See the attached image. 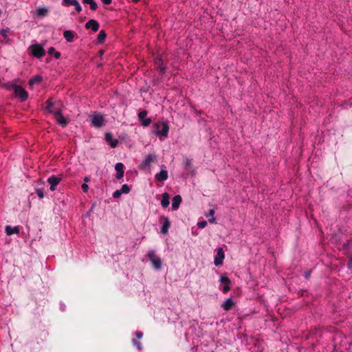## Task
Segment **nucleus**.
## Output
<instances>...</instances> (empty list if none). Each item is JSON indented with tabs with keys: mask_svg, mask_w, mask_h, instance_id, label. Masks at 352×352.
I'll use <instances>...</instances> for the list:
<instances>
[{
	"mask_svg": "<svg viewBox=\"0 0 352 352\" xmlns=\"http://www.w3.org/2000/svg\"><path fill=\"white\" fill-rule=\"evenodd\" d=\"M169 131V126L166 121H158L153 124V133L160 137L162 140L164 139L168 136Z\"/></svg>",
	"mask_w": 352,
	"mask_h": 352,
	"instance_id": "nucleus-1",
	"label": "nucleus"
},
{
	"mask_svg": "<svg viewBox=\"0 0 352 352\" xmlns=\"http://www.w3.org/2000/svg\"><path fill=\"white\" fill-rule=\"evenodd\" d=\"M28 54L32 55L36 58H41L45 55V51L43 46L37 43H32L28 50Z\"/></svg>",
	"mask_w": 352,
	"mask_h": 352,
	"instance_id": "nucleus-2",
	"label": "nucleus"
},
{
	"mask_svg": "<svg viewBox=\"0 0 352 352\" xmlns=\"http://www.w3.org/2000/svg\"><path fill=\"white\" fill-rule=\"evenodd\" d=\"M91 122L92 126L98 129L105 124L106 119L104 115L95 112L91 118Z\"/></svg>",
	"mask_w": 352,
	"mask_h": 352,
	"instance_id": "nucleus-3",
	"label": "nucleus"
},
{
	"mask_svg": "<svg viewBox=\"0 0 352 352\" xmlns=\"http://www.w3.org/2000/svg\"><path fill=\"white\" fill-rule=\"evenodd\" d=\"M12 89L14 90V94L16 97H18L21 101H25L28 98V91L23 88L21 86L13 84Z\"/></svg>",
	"mask_w": 352,
	"mask_h": 352,
	"instance_id": "nucleus-4",
	"label": "nucleus"
},
{
	"mask_svg": "<svg viewBox=\"0 0 352 352\" xmlns=\"http://www.w3.org/2000/svg\"><path fill=\"white\" fill-rule=\"evenodd\" d=\"M148 259L151 261L153 266L156 270H160L162 267V260L160 257L156 256L154 250H150L147 253Z\"/></svg>",
	"mask_w": 352,
	"mask_h": 352,
	"instance_id": "nucleus-5",
	"label": "nucleus"
},
{
	"mask_svg": "<svg viewBox=\"0 0 352 352\" xmlns=\"http://www.w3.org/2000/svg\"><path fill=\"white\" fill-rule=\"evenodd\" d=\"M221 291L226 294L230 290L231 280L227 276L221 275L219 279Z\"/></svg>",
	"mask_w": 352,
	"mask_h": 352,
	"instance_id": "nucleus-6",
	"label": "nucleus"
},
{
	"mask_svg": "<svg viewBox=\"0 0 352 352\" xmlns=\"http://www.w3.org/2000/svg\"><path fill=\"white\" fill-rule=\"evenodd\" d=\"M225 257L224 252L222 248H219L217 250V253L214 259V265L219 266L223 263Z\"/></svg>",
	"mask_w": 352,
	"mask_h": 352,
	"instance_id": "nucleus-7",
	"label": "nucleus"
},
{
	"mask_svg": "<svg viewBox=\"0 0 352 352\" xmlns=\"http://www.w3.org/2000/svg\"><path fill=\"white\" fill-rule=\"evenodd\" d=\"M168 175L166 166L162 165L161 166V170L155 175V179L159 182H164L168 179Z\"/></svg>",
	"mask_w": 352,
	"mask_h": 352,
	"instance_id": "nucleus-8",
	"label": "nucleus"
},
{
	"mask_svg": "<svg viewBox=\"0 0 352 352\" xmlns=\"http://www.w3.org/2000/svg\"><path fill=\"white\" fill-rule=\"evenodd\" d=\"M155 64L156 68L159 71L160 73L164 74L166 72V67L164 64L162 58L160 56H157L155 59Z\"/></svg>",
	"mask_w": 352,
	"mask_h": 352,
	"instance_id": "nucleus-9",
	"label": "nucleus"
},
{
	"mask_svg": "<svg viewBox=\"0 0 352 352\" xmlns=\"http://www.w3.org/2000/svg\"><path fill=\"white\" fill-rule=\"evenodd\" d=\"M61 178L56 175H52L47 179V182L50 185V190L54 191L56 187L60 182Z\"/></svg>",
	"mask_w": 352,
	"mask_h": 352,
	"instance_id": "nucleus-10",
	"label": "nucleus"
},
{
	"mask_svg": "<svg viewBox=\"0 0 352 352\" xmlns=\"http://www.w3.org/2000/svg\"><path fill=\"white\" fill-rule=\"evenodd\" d=\"M156 159V156L153 154H148L142 162L141 168H146L150 166V164L153 162Z\"/></svg>",
	"mask_w": 352,
	"mask_h": 352,
	"instance_id": "nucleus-11",
	"label": "nucleus"
},
{
	"mask_svg": "<svg viewBox=\"0 0 352 352\" xmlns=\"http://www.w3.org/2000/svg\"><path fill=\"white\" fill-rule=\"evenodd\" d=\"M86 29H91L94 32L99 30V23L95 19L89 20L85 25Z\"/></svg>",
	"mask_w": 352,
	"mask_h": 352,
	"instance_id": "nucleus-12",
	"label": "nucleus"
},
{
	"mask_svg": "<svg viewBox=\"0 0 352 352\" xmlns=\"http://www.w3.org/2000/svg\"><path fill=\"white\" fill-rule=\"evenodd\" d=\"M115 170H116V178L120 179L124 176V165L121 162H118L115 166Z\"/></svg>",
	"mask_w": 352,
	"mask_h": 352,
	"instance_id": "nucleus-13",
	"label": "nucleus"
},
{
	"mask_svg": "<svg viewBox=\"0 0 352 352\" xmlns=\"http://www.w3.org/2000/svg\"><path fill=\"white\" fill-rule=\"evenodd\" d=\"M105 140L111 146V148H116L118 144V140L113 138L111 133H105Z\"/></svg>",
	"mask_w": 352,
	"mask_h": 352,
	"instance_id": "nucleus-14",
	"label": "nucleus"
},
{
	"mask_svg": "<svg viewBox=\"0 0 352 352\" xmlns=\"http://www.w3.org/2000/svg\"><path fill=\"white\" fill-rule=\"evenodd\" d=\"M235 304V302L233 300L232 298H228L226 300L223 302L221 304V307L225 311L230 310Z\"/></svg>",
	"mask_w": 352,
	"mask_h": 352,
	"instance_id": "nucleus-15",
	"label": "nucleus"
},
{
	"mask_svg": "<svg viewBox=\"0 0 352 352\" xmlns=\"http://www.w3.org/2000/svg\"><path fill=\"white\" fill-rule=\"evenodd\" d=\"M19 232H20L19 226L12 227L10 226H6L5 228V232L8 236H10L13 234H19Z\"/></svg>",
	"mask_w": 352,
	"mask_h": 352,
	"instance_id": "nucleus-16",
	"label": "nucleus"
},
{
	"mask_svg": "<svg viewBox=\"0 0 352 352\" xmlns=\"http://www.w3.org/2000/svg\"><path fill=\"white\" fill-rule=\"evenodd\" d=\"M164 219V224L162 227L161 228V232L164 234H166L168 232V229L170 227V221L168 219V217H163Z\"/></svg>",
	"mask_w": 352,
	"mask_h": 352,
	"instance_id": "nucleus-17",
	"label": "nucleus"
},
{
	"mask_svg": "<svg viewBox=\"0 0 352 352\" xmlns=\"http://www.w3.org/2000/svg\"><path fill=\"white\" fill-rule=\"evenodd\" d=\"M182 197L179 195L173 197L172 200V208L173 210H177L182 202Z\"/></svg>",
	"mask_w": 352,
	"mask_h": 352,
	"instance_id": "nucleus-18",
	"label": "nucleus"
},
{
	"mask_svg": "<svg viewBox=\"0 0 352 352\" xmlns=\"http://www.w3.org/2000/svg\"><path fill=\"white\" fill-rule=\"evenodd\" d=\"M63 37L67 42H72L74 38V34L71 30H65L63 32Z\"/></svg>",
	"mask_w": 352,
	"mask_h": 352,
	"instance_id": "nucleus-19",
	"label": "nucleus"
},
{
	"mask_svg": "<svg viewBox=\"0 0 352 352\" xmlns=\"http://www.w3.org/2000/svg\"><path fill=\"white\" fill-rule=\"evenodd\" d=\"M169 195L167 192H164L162 195L161 200V205L164 208H167L169 206Z\"/></svg>",
	"mask_w": 352,
	"mask_h": 352,
	"instance_id": "nucleus-20",
	"label": "nucleus"
},
{
	"mask_svg": "<svg viewBox=\"0 0 352 352\" xmlns=\"http://www.w3.org/2000/svg\"><path fill=\"white\" fill-rule=\"evenodd\" d=\"M107 36L106 32L104 30H102L99 32V34L98 35L97 38V43L98 44H102L104 43L105 38Z\"/></svg>",
	"mask_w": 352,
	"mask_h": 352,
	"instance_id": "nucleus-21",
	"label": "nucleus"
},
{
	"mask_svg": "<svg viewBox=\"0 0 352 352\" xmlns=\"http://www.w3.org/2000/svg\"><path fill=\"white\" fill-rule=\"evenodd\" d=\"M214 215V209L209 210L208 214H206V217L208 218V222L210 223H216V219H215Z\"/></svg>",
	"mask_w": 352,
	"mask_h": 352,
	"instance_id": "nucleus-22",
	"label": "nucleus"
},
{
	"mask_svg": "<svg viewBox=\"0 0 352 352\" xmlns=\"http://www.w3.org/2000/svg\"><path fill=\"white\" fill-rule=\"evenodd\" d=\"M57 123L65 127L67 125L68 121L66 118H65L63 116H59L56 118Z\"/></svg>",
	"mask_w": 352,
	"mask_h": 352,
	"instance_id": "nucleus-23",
	"label": "nucleus"
},
{
	"mask_svg": "<svg viewBox=\"0 0 352 352\" xmlns=\"http://www.w3.org/2000/svg\"><path fill=\"white\" fill-rule=\"evenodd\" d=\"M82 3L89 4L90 9L93 11L96 10L98 8V5L94 0H82Z\"/></svg>",
	"mask_w": 352,
	"mask_h": 352,
	"instance_id": "nucleus-24",
	"label": "nucleus"
},
{
	"mask_svg": "<svg viewBox=\"0 0 352 352\" xmlns=\"http://www.w3.org/2000/svg\"><path fill=\"white\" fill-rule=\"evenodd\" d=\"M48 54L52 55V56H54V58H59L60 57V53L57 52L54 47H50L49 49H48Z\"/></svg>",
	"mask_w": 352,
	"mask_h": 352,
	"instance_id": "nucleus-25",
	"label": "nucleus"
},
{
	"mask_svg": "<svg viewBox=\"0 0 352 352\" xmlns=\"http://www.w3.org/2000/svg\"><path fill=\"white\" fill-rule=\"evenodd\" d=\"M78 1L77 0H63V5L65 6H75L77 4Z\"/></svg>",
	"mask_w": 352,
	"mask_h": 352,
	"instance_id": "nucleus-26",
	"label": "nucleus"
},
{
	"mask_svg": "<svg viewBox=\"0 0 352 352\" xmlns=\"http://www.w3.org/2000/svg\"><path fill=\"white\" fill-rule=\"evenodd\" d=\"M46 103H47V106H46V110L50 113V111H52V107L54 105V102L51 100V99H48L47 101H46Z\"/></svg>",
	"mask_w": 352,
	"mask_h": 352,
	"instance_id": "nucleus-27",
	"label": "nucleus"
},
{
	"mask_svg": "<svg viewBox=\"0 0 352 352\" xmlns=\"http://www.w3.org/2000/svg\"><path fill=\"white\" fill-rule=\"evenodd\" d=\"M122 194H127L130 192V188L127 184H124L120 189Z\"/></svg>",
	"mask_w": 352,
	"mask_h": 352,
	"instance_id": "nucleus-28",
	"label": "nucleus"
},
{
	"mask_svg": "<svg viewBox=\"0 0 352 352\" xmlns=\"http://www.w3.org/2000/svg\"><path fill=\"white\" fill-rule=\"evenodd\" d=\"M41 80H42V77L41 76H39V75H36L34 78H31L29 80V83L30 85H32L33 83H34L36 82H41Z\"/></svg>",
	"mask_w": 352,
	"mask_h": 352,
	"instance_id": "nucleus-29",
	"label": "nucleus"
},
{
	"mask_svg": "<svg viewBox=\"0 0 352 352\" xmlns=\"http://www.w3.org/2000/svg\"><path fill=\"white\" fill-rule=\"evenodd\" d=\"M47 14V9L45 8H40L37 10V14L41 16H44Z\"/></svg>",
	"mask_w": 352,
	"mask_h": 352,
	"instance_id": "nucleus-30",
	"label": "nucleus"
},
{
	"mask_svg": "<svg viewBox=\"0 0 352 352\" xmlns=\"http://www.w3.org/2000/svg\"><path fill=\"white\" fill-rule=\"evenodd\" d=\"M147 116V111L144 110V111H141L139 112L138 113V118L140 121L143 120L144 119L146 118Z\"/></svg>",
	"mask_w": 352,
	"mask_h": 352,
	"instance_id": "nucleus-31",
	"label": "nucleus"
},
{
	"mask_svg": "<svg viewBox=\"0 0 352 352\" xmlns=\"http://www.w3.org/2000/svg\"><path fill=\"white\" fill-rule=\"evenodd\" d=\"M10 31V29L8 28H3L0 30V34H1V36L3 37V38H7L8 37V34Z\"/></svg>",
	"mask_w": 352,
	"mask_h": 352,
	"instance_id": "nucleus-32",
	"label": "nucleus"
},
{
	"mask_svg": "<svg viewBox=\"0 0 352 352\" xmlns=\"http://www.w3.org/2000/svg\"><path fill=\"white\" fill-rule=\"evenodd\" d=\"M151 122V118H145L143 120L141 121V124L143 126H148Z\"/></svg>",
	"mask_w": 352,
	"mask_h": 352,
	"instance_id": "nucleus-33",
	"label": "nucleus"
},
{
	"mask_svg": "<svg viewBox=\"0 0 352 352\" xmlns=\"http://www.w3.org/2000/svg\"><path fill=\"white\" fill-rule=\"evenodd\" d=\"M50 113L54 114L57 118L59 117V116H63L62 115V110L61 109H57V110H53L52 109V111H50Z\"/></svg>",
	"mask_w": 352,
	"mask_h": 352,
	"instance_id": "nucleus-34",
	"label": "nucleus"
},
{
	"mask_svg": "<svg viewBox=\"0 0 352 352\" xmlns=\"http://www.w3.org/2000/svg\"><path fill=\"white\" fill-rule=\"evenodd\" d=\"M207 226L206 221H201L197 223V226L199 228L203 229Z\"/></svg>",
	"mask_w": 352,
	"mask_h": 352,
	"instance_id": "nucleus-35",
	"label": "nucleus"
},
{
	"mask_svg": "<svg viewBox=\"0 0 352 352\" xmlns=\"http://www.w3.org/2000/svg\"><path fill=\"white\" fill-rule=\"evenodd\" d=\"M133 344L134 346H135L137 347V349L139 350V351H141L142 350V344L140 342L137 341L136 340L133 339Z\"/></svg>",
	"mask_w": 352,
	"mask_h": 352,
	"instance_id": "nucleus-36",
	"label": "nucleus"
},
{
	"mask_svg": "<svg viewBox=\"0 0 352 352\" xmlns=\"http://www.w3.org/2000/svg\"><path fill=\"white\" fill-rule=\"evenodd\" d=\"M121 195L122 193L120 190H117L113 193V197L115 199L119 198Z\"/></svg>",
	"mask_w": 352,
	"mask_h": 352,
	"instance_id": "nucleus-37",
	"label": "nucleus"
},
{
	"mask_svg": "<svg viewBox=\"0 0 352 352\" xmlns=\"http://www.w3.org/2000/svg\"><path fill=\"white\" fill-rule=\"evenodd\" d=\"M36 194L38 195V197L40 198V199H42L44 197V192L41 189H37L36 190Z\"/></svg>",
	"mask_w": 352,
	"mask_h": 352,
	"instance_id": "nucleus-38",
	"label": "nucleus"
},
{
	"mask_svg": "<svg viewBox=\"0 0 352 352\" xmlns=\"http://www.w3.org/2000/svg\"><path fill=\"white\" fill-rule=\"evenodd\" d=\"M75 7V10L77 12H80L81 10H82V7L80 6V4L79 3V2L78 1L77 4H76L74 6Z\"/></svg>",
	"mask_w": 352,
	"mask_h": 352,
	"instance_id": "nucleus-39",
	"label": "nucleus"
},
{
	"mask_svg": "<svg viewBox=\"0 0 352 352\" xmlns=\"http://www.w3.org/2000/svg\"><path fill=\"white\" fill-rule=\"evenodd\" d=\"M82 188V190L84 192H87L88 189H89V186L87 184H83L81 186Z\"/></svg>",
	"mask_w": 352,
	"mask_h": 352,
	"instance_id": "nucleus-40",
	"label": "nucleus"
},
{
	"mask_svg": "<svg viewBox=\"0 0 352 352\" xmlns=\"http://www.w3.org/2000/svg\"><path fill=\"white\" fill-rule=\"evenodd\" d=\"M311 271L307 270L305 272V277L306 279H308L311 276Z\"/></svg>",
	"mask_w": 352,
	"mask_h": 352,
	"instance_id": "nucleus-41",
	"label": "nucleus"
},
{
	"mask_svg": "<svg viewBox=\"0 0 352 352\" xmlns=\"http://www.w3.org/2000/svg\"><path fill=\"white\" fill-rule=\"evenodd\" d=\"M135 336L137 337V338L140 339V338H142L143 333L141 331H136L135 332Z\"/></svg>",
	"mask_w": 352,
	"mask_h": 352,
	"instance_id": "nucleus-42",
	"label": "nucleus"
},
{
	"mask_svg": "<svg viewBox=\"0 0 352 352\" xmlns=\"http://www.w3.org/2000/svg\"><path fill=\"white\" fill-rule=\"evenodd\" d=\"M66 306L63 303L60 304V309L61 311H64L65 310Z\"/></svg>",
	"mask_w": 352,
	"mask_h": 352,
	"instance_id": "nucleus-43",
	"label": "nucleus"
},
{
	"mask_svg": "<svg viewBox=\"0 0 352 352\" xmlns=\"http://www.w3.org/2000/svg\"><path fill=\"white\" fill-rule=\"evenodd\" d=\"M105 5H109L111 3V0H101Z\"/></svg>",
	"mask_w": 352,
	"mask_h": 352,
	"instance_id": "nucleus-44",
	"label": "nucleus"
},
{
	"mask_svg": "<svg viewBox=\"0 0 352 352\" xmlns=\"http://www.w3.org/2000/svg\"><path fill=\"white\" fill-rule=\"evenodd\" d=\"M140 0H133V2H138Z\"/></svg>",
	"mask_w": 352,
	"mask_h": 352,
	"instance_id": "nucleus-45",
	"label": "nucleus"
},
{
	"mask_svg": "<svg viewBox=\"0 0 352 352\" xmlns=\"http://www.w3.org/2000/svg\"><path fill=\"white\" fill-rule=\"evenodd\" d=\"M85 182H87V181H88V178H87V177H86V178L85 179Z\"/></svg>",
	"mask_w": 352,
	"mask_h": 352,
	"instance_id": "nucleus-46",
	"label": "nucleus"
},
{
	"mask_svg": "<svg viewBox=\"0 0 352 352\" xmlns=\"http://www.w3.org/2000/svg\"><path fill=\"white\" fill-rule=\"evenodd\" d=\"M1 14V10L0 9V15Z\"/></svg>",
	"mask_w": 352,
	"mask_h": 352,
	"instance_id": "nucleus-47",
	"label": "nucleus"
}]
</instances>
